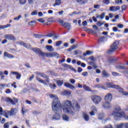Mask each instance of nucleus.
<instances>
[{"mask_svg":"<svg viewBox=\"0 0 128 128\" xmlns=\"http://www.w3.org/2000/svg\"><path fill=\"white\" fill-rule=\"evenodd\" d=\"M83 88L85 90H86V92H92L90 88V86H86V84L83 85Z\"/></svg>","mask_w":128,"mask_h":128,"instance_id":"4be33fe9","label":"nucleus"},{"mask_svg":"<svg viewBox=\"0 0 128 128\" xmlns=\"http://www.w3.org/2000/svg\"><path fill=\"white\" fill-rule=\"evenodd\" d=\"M112 30H113V32H118V28L116 27H114Z\"/></svg>","mask_w":128,"mask_h":128,"instance_id":"774afa93","label":"nucleus"},{"mask_svg":"<svg viewBox=\"0 0 128 128\" xmlns=\"http://www.w3.org/2000/svg\"><path fill=\"white\" fill-rule=\"evenodd\" d=\"M62 1L60 0H56L55 3L54 4V6H60Z\"/></svg>","mask_w":128,"mask_h":128,"instance_id":"bb28decb","label":"nucleus"},{"mask_svg":"<svg viewBox=\"0 0 128 128\" xmlns=\"http://www.w3.org/2000/svg\"><path fill=\"white\" fill-rule=\"evenodd\" d=\"M62 108L66 114L73 116L76 110H80V106L77 102L72 103L70 100H68L64 102V104L62 106L60 102L58 100H55L52 102V110L55 112L52 120H60V116L57 112H58L59 110H60Z\"/></svg>","mask_w":128,"mask_h":128,"instance_id":"f257e3e1","label":"nucleus"},{"mask_svg":"<svg viewBox=\"0 0 128 128\" xmlns=\"http://www.w3.org/2000/svg\"><path fill=\"white\" fill-rule=\"evenodd\" d=\"M54 36V34L50 33L46 35V36H48V38H52Z\"/></svg>","mask_w":128,"mask_h":128,"instance_id":"de8ad7c7","label":"nucleus"},{"mask_svg":"<svg viewBox=\"0 0 128 128\" xmlns=\"http://www.w3.org/2000/svg\"><path fill=\"white\" fill-rule=\"evenodd\" d=\"M4 128H10V126L8 125V123H5L4 125Z\"/></svg>","mask_w":128,"mask_h":128,"instance_id":"6e6d98bb","label":"nucleus"},{"mask_svg":"<svg viewBox=\"0 0 128 128\" xmlns=\"http://www.w3.org/2000/svg\"><path fill=\"white\" fill-rule=\"evenodd\" d=\"M64 68H71L72 70H74V72H76V69H74V68H72V66H68V64H64Z\"/></svg>","mask_w":128,"mask_h":128,"instance_id":"c756f323","label":"nucleus"},{"mask_svg":"<svg viewBox=\"0 0 128 128\" xmlns=\"http://www.w3.org/2000/svg\"><path fill=\"white\" fill-rule=\"evenodd\" d=\"M33 36H35L36 38H44L46 36L44 34H34Z\"/></svg>","mask_w":128,"mask_h":128,"instance_id":"a878e982","label":"nucleus"},{"mask_svg":"<svg viewBox=\"0 0 128 128\" xmlns=\"http://www.w3.org/2000/svg\"><path fill=\"white\" fill-rule=\"evenodd\" d=\"M114 110H116V112H120L122 108H120V107L119 106H116L114 107Z\"/></svg>","mask_w":128,"mask_h":128,"instance_id":"473e14b6","label":"nucleus"},{"mask_svg":"<svg viewBox=\"0 0 128 128\" xmlns=\"http://www.w3.org/2000/svg\"><path fill=\"white\" fill-rule=\"evenodd\" d=\"M105 38H104V36H102L100 37V42H104V40Z\"/></svg>","mask_w":128,"mask_h":128,"instance_id":"e2e57ef3","label":"nucleus"},{"mask_svg":"<svg viewBox=\"0 0 128 128\" xmlns=\"http://www.w3.org/2000/svg\"><path fill=\"white\" fill-rule=\"evenodd\" d=\"M44 56H46L47 58H52V53H45Z\"/></svg>","mask_w":128,"mask_h":128,"instance_id":"c03bdc74","label":"nucleus"},{"mask_svg":"<svg viewBox=\"0 0 128 128\" xmlns=\"http://www.w3.org/2000/svg\"><path fill=\"white\" fill-rule=\"evenodd\" d=\"M96 24L98 26H102V25L104 24V22H101L100 21H98L97 22Z\"/></svg>","mask_w":128,"mask_h":128,"instance_id":"3c124183","label":"nucleus"},{"mask_svg":"<svg viewBox=\"0 0 128 128\" xmlns=\"http://www.w3.org/2000/svg\"><path fill=\"white\" fill-rule=\"evenodd\" d=\"M124 126H125L126 128H128V123L127 124H120L117 125V128H122Z\"/></svg>","mask_w":128,"mask_h":128,"instance_id":"412c9836","label":"nucleus"},{"mask_svg":"<svg viewBox=\"0 0 128 128\" xmlns=\"http://www.w3.org/2000/svg\"><path fill=\"white\" fill-rule=\"evenodd\" d=\"M94 88H104V86H102V85H100V84H95L94 86Z\"/></svg>","mask_w":128,"mask_h":128,"instance_id":"f704fd0d","label":"nucleus"},{"mask_svg":"<svg viewBox=\"0 0 128 128\" xmlns=\"http://www.w3.org/2000/svg\"><path fill=\"white\" fill-rule=\"evenodd\" d=\"M62 118L64 120H70V118H68V116L66 114L62 116Z\"/></svg>","mask_w":128,"mask_h":128,"instance_id":"58836bf2","label":"nucleus"},{"mask_svg":"<svg viewBox=\"0 0 128 128\" xmlns=\"http://www.w3.org/2000/svg\"><path fill=\"white\" fill-rule=\"evenodd\" d=\"M0 76L2 80H4V74L2 71H0Z\"/></svg>","mask_w":128,"mask_h":128,"instance_id":"79ce46f5","label":"nucleus"},{"mask_svg":"<svg viewBox=\"0 0 128 128\" xmlns=\"http://www.w3.org/2000/svg\"><path fill=\"white\" fill-rule=\"evenodd\" d=\"M22 16H18V17H16L14 18V20H20Z\"/></svg>","mask_w":128,"mask_h":128,"instance_id":"864d4df0","label":"nucleus"},{"mask_svg":"<svg viewBox=\"0 0 128 128\" xmlns=\"http://www.w3.org/2000/svg\"><path fill=\"white\" fill-rule=\"evenodd\" d=\"M4 112V110H2V108L0 106V116H2V114Z\"/></svg>","mask_w":128,"mask_h":128,"instance_id":"5fc2aeb1","label":"nucleus"},{"mask_svg":"<svg viewBox=\"0 0 128 128\" xmlns=\"http://www.w3.org/2000/svg\"><path fill=\"white\" fill-rule=\"evenodd\" d=\"M5 38L8 40H16V38L12 34H7L4 36Z\"/></svg>","mask_w":128,"mask_h":128,"instance_id":"1a4fd4ad","label":"nucleus"},{"mask_svg":"<svg viewBox=\"0 0 128 128\" xmlns=\"http://www.w3.org/2000/svg\"><path fill=\"white\" fill-rule=\"evenodd\" d=\"M36 22L35 20H32L28 22L29 26H36Z\"/></svg>","mask_w":128,"mask_h":128,"instance_id":"2f4dec72","label":"nucleus"},{"mask_svg":"<svg viewBox=\"0 0 128 128\" xmlns=\"http://www.w3.org/2000/svg\"><path fill=\"white\" fill-rule=\"evenodd\" d=\"M62 44V40H59L58 42H56V46H60L61 44Z\"/></svg>","mask_w":128,"mask_h":128,"instance_id":"e433bc0d","label":"nucleus"},{"mask_svg":"<svg viewBox=\"0 0 128 128\" xmlns=\"http://www.w3.org/2000/svg\"><path fill=\"white\" fill-rule=\"evenodd\" d=\"M76 2L80 4V6H82V4H86L88 2V0H76Z\"/></svg>","mask_w":128,"mask_h":128,"instance_id":"f3484780","label":"nucleus"},{"mask_svg":"<svg viewBox=\"0 0 128 128\" xmlns=\"http://www.w3.org/2000/svg\"><path fill=\"white\" fill-rule=\"evenodd\" d=\"M58 24H60V26H62L63 28H67L68 30H70L72 28V25L70 24V23L64 22V20H62V19L58 20Z\"/></svg>","mask_w":128,"mask_h":128,"instance_id":"7ed1b4c3","label":"nucleus"},{"mask_svg":"<svg viewBox=\"0 0 128 128\" xmlns=\"http://www.w3.org/2000/svg\"><path fill=\"white\" fill-rule=\"evenodd\" d=\"M91 98L93 102L96 104H98V102L102 101V98L98 96H91Z\"/></svg>","mask_w":128,"mask_h":128,"instance_id":"0eeeda50","label":"nucleus"},{"mask_svg":"<svg viewBox=\"0 0 128 128\" xmlns=\"http://www.w3.org/2000/svg\"><path fill=\"white\" fill-rule=\"evenodd\" d=\"M56 82L58 86H62L64 84V80H57Z\"/></svg>","mask_w":128,"mask_h":128,"instance_id":"393cba45","label":"nucleus"},{"mask_svg":"<svg viewBox=\"0 0 128 128\" xmlns=\"http://www.w3.org/2000/svg\"><path fill=\"white\" fill-rule=\"evenodd\" d=\"M116 68H118V70H126L124 66H122L120 65L116 66Z\"/></svg>","mask_w":128,"mask_h":128,"instance_id":"4c0bfd02","label":"nucleus"},{"mask_svg":"<svg viewBox=\"0 0 128 128\" xmlns=\"http://www.w3.org/2000/svg\"><path fill=\"white\" fill-rule=\"evenodd\" d=\"M60 58V54H58L56 52H54L52 53V58Z\"/></svg>","mask_w":128,"mask_h":128,"instance_id":"cd10ccee","label":"nucleus"},{"mask_svg":"<svg viewBox=\"0 0 128 128\" xmlns=\"http://www.w3.org/2000/svg\"><path fill=\"white\" fill-rule=\"evenodd\" d=\"M120 10V6H112L110 7V12H118V10Z\"/></svg>","mask_w":128,"mask_h":128,"instance_id":"f8f14e48","label":"nucleus"},{"mask_svg":"<svg viewBox=\"0 0 128 128\" xmlns=\"http://www.w3.org/2000/svg\"><path fill=\"white\" fill-rule=\"evenodd\" d=\"M4 58H14V56H12V54H8L6 52H4Z\"/></svg>","mask_w":128,"mask_h":128,"instance_id":"dca6fc26","label":"nucleus"},{"mask_svg":"<svg viewBox=\"0 0 128 128\" xmlns=\"http://www.w3.org/2000/svg\"><path fill=\"white\" fill-rule=\"evenodd\" d=\"M18 109L16 108H12L10 110L7 111V112L10 116H16L18 113Z\"/></svg>","mask_w":128,"mask_h":128,"instance_id":"6e6552de","label":"nucleus"},{"mask_svg":"<svg viewBox=\"0 0 128 128\" xmlns=\"http://www.w3.org/2000/svg\"><path fill=\"white\" fill-rule=\"evenodd\" d=\"M91 108L92 110V112H97L96 108V106H92Z\"/></svg>","mask_w":128,"mask_h":128,"instance_id":"09e8293b","label":"nucleus"},{"mask_svg":"<svg viewBox=\"0 0 128 128\" xmlns=\"http://www.w3.org/2000/svg\"><path fill=\"white\" fill-rule=\"evenodd\" d=\"M64 94H65V96H70L71 94H72V92L71 91H68V90H65L64 92Z\"/></svg>","mask_w":128,"mask_h":128,"instance_id":"ea45409f","label":"nucleus"},{"mask_svg":"<svg viewBox=\"0 0 128 128\" xmlns=\"http://www.w3.org/2000/svg\"><path fill=\"white\" fill-rule=\"evenodd\" d=\"M118 48V42L116 41L113 43V44L111 46V48L108 50L107 51L108 54H110L114 52H116V50Z\"/></svg>","mask_w":128,"mask_h":128,"instance_id":"20e7f679","label":"nucleus"},{"mask_svg":"<svg viewBox=\"0 0 128 128\" xmlns=\"http://www.w3.org/2000/svg\"><path fill=\"white\" fill-rule=\"evenodd\" d=\"M103 2L105 4H110V0H104Z\"/></svg>","mask_w":128,"mask_h":128,"instance_id":"bf43d9fd","label":"nucleus"},{"mask_svg":"<svg viewBox=\"0 0 128 128\" xmlns=\"http://www.w3.org/2000/svg\"><path fill=\"white\" fill-rule=\"evenodd\" d=\"M102 75L103 78H108V76H110V74H108L106 70H103L102 71Z\"/></svg>","mask_w":128,"mask_h":128,"instance_id":"6ab92c4d","label":"nucleus"},{"mask_svg":"<svg viewBox=\"0 0 128 128\" xmlns=\"http://www.w3.org/2000/svg\"><path fill=\"white\" fill-rule=\"evenodd\" d=\"M107 88H119L120 86L112 84V82H108L106 84Z\"/></svg>","mask_w":128,"mask_h":128,"instance_id":"9b49d317","label":"nucleus"},{"mask_svg":"<svg viewBox=\"0 0 128 128\" xmlns=\"http://www.w3.org/2000/svg\"><path fill=\"white\" fill-rule=\"evenodd\" d=\"M120 60L118 58H116L114 59V58H110L108 60V62L109 64H114V62H118Z\"/></svg>","mask_w":128,"mask_h":128,"instance_id":"b1692460","label":"nucleus"},{"mask_svg":"<svg viewBox=\"0 0 128 128\" xmlns=\"http://www.w3.org/2000/svg\"><path fill=\"white\" fill-rule=\"evenodd\" d=\"M10 24H7L6 25H0V30H4V28H10Z\"/></svg>","mask_w":128,"mask_h":128,"instance_id":"5701e85b","label":"nucleus"},{"mask_svg":"<svg viewBox=\"0 0 128 128\" xmlns=\"http://www.w3.org/2000/svg\"><path fill=\"white\" fill-rule=\"evenodd\" d=\"M20 46H24V48H32V45L30 44H28L24 42H20Z\"/></svg>","mask_w":128,"mask_h":128,"instance_id":"ddd939ff","label":"nucleus"},{"mask_svg":"<svg viewBox=\"0 0 128 128\" xmlns=\"http://www.w3.org/2000/svg\"><path fill=\"white\" fill-rule=\"evenodd\" d=\"M49 86L50 88H52L53 90H54L56 88V85L54 84H50Z\"/></svg>","mask_w":128,"mask_h":128,"instance_id":"c9c22d12","label":"nucleus"},{"mask_svg":"<svg viewBox=\"0 0 128 128\" xmlns=\"http://www.w3.org/2000/svg\"><path fill=\"white\" fill-rule=\"evenodd\" d=\"M6 102H10V104H16V102H18V100H16V102L14 101V100H12V99L10 98H6Z\"/></svg>","mask_w":128,"mask_h":128,"instance_id":"a211bd4d","label":"nucleus"},{"mask_svg":"<svg viewBox=\"0 0 128 128\" xmlns=\"http://www.w3.org/2000/svg\"><path fill=\"white\" fill-rule=\"evenodd\" d=\"M46 48L49 52H52L54 50V48H52V46H50V45L46 46Z\"/></svg>","mask_w":128,"mask_h":128,"instance_id":"c85d7f7f","label":"nucleus"},{"mask_svg":"<svg viewBox=\"0 0 128 128\" xmlns=\"http://www.w3.org/2000/svg\"><path fill=\"white\" fill-rule=\"evenodd\" d=\"M90 54H92V52H90V50H87L86 52L83 54V56H86Z\"/></svg>","mask_w":128,"mask_h":128,"instance_id":"a19ab883","label":"nucleus"},{"mask_svg":"<svg viewBox=\"0 0 128 128\" xmlns=\"http://www.w3.org/2000/svg\"><path fill=\"white\" fill-rule=\"evenodd\" d=\"M104 16H106V13L102 12L100 15V18L101 20H104Z\"/></svg>","mask_w":128,"mask_h":128,"instance_id":"a18cd8bd","label":"nucleus"},{"mask_svg":"<svg viewBox=\"0 0 128 128\" xmlns=\"http://www.w3.org/2000/svg\"><path fill=\"white\" fill-rule=\"evenodd\" d=\"M100 5H94V8H100Z\"/></svg>","mask_w":128,"mask_h":128,"instance_id":"338daca9","label":"nucleus"},{"mask_svg":"<svg viewBox=\"0 0 128 128\" xmlns=\"http://www.w3.org/2000/svg\"><path fill=\"white\" fill-rule=\"evenodd\" d=\"M83 118L86 122H88L90 120V116L86 113L83 114Z\"/></svg>","mask_w":128,"mask_h":128,"instance_id":"aec40b11","label":"nucleus"},{"mask_svg":"<svg viewBox=\"0 0 128 128\" xmlns=\"http://www.w3.org/2000/svg\"><path fill=\"white\" fill-rule=\"evenodd\" d=\"M112 75L114 76H120V74L116 72H112Z\"/></svg>","mask_w":128,"mask_h":128,"instance_id":"8fccbe9b","label":"nucleus"},{"mask_svg":"<svg viewBox=\"0 0 128 128\" xmlns=\"http://www.w3.org/2000/svg\"><path fill=\"white\" fill-rule=\"evenodd\" d=\"M82 72V68H80V67H78V72Z\"/></svg>","mask_w":128,"mask_h":128,"instance_id":"0e129e2a","label":"nucleus"},{"mask_svg":"<svg viewBox=\"0 0 128 128\" xmlns=\"http://www.w3.org/2000/svg\"><path fill=\"white\" fill-rule=\"evenodd\" d=\"M6 94H10L12 92V90L10 88H8L6 90L5 92Z\"/></svg>","mask_w":128,"mask_h":128,"instance_id":"052dcab7","label":"nucleus"},{"mask_svg":"<svg viewBox=\"0 0 128 128\" xmlns=\"http://www.w3.org/2000/svg\"><path fill=\"white\" fill-rule=\"evenodd\" d=\"M112 100V95L111 93H108L104 97L105 103L102 104L104 108H110Z\"/></svg>","mask_w":128,"mask_h":128,"instance_id":"f03ea898","label":"nucleus"},{"mask_svg":"<svg viewBox=\"0 0 128 128\" xmlns=\"http://www.w3.org/2000/svg\"><path fill=\"white\" fill-rule=\"evenodd\" d=\"M28 112V110L26 108H24V107L22 108V114H26V112Z\"/></svg>","mask_w":128,"mask_h":128,"instance_id":"72a5a7b5","label":"nucleus"},{"mask_svg":"<svg viewBox=\"0 0 128 128\" xmlns=\"http://www.w3.org/2000/svg\"><path fill=\"white\" fill-rule=\"evenodd\" d=\"M126 8H128V6L126 5H124L122 6V11L126 10Z\"/></svg>","mask_w":128,"mask_h":128,"instance_id":"603ef678","label":"nucleus"},{"mask_svg":"<svg viewBox=\"0 0 128 128\" xmlns=\"http://www.w3.org/2000/svg\"><path fill=\"white\" fill-rule=\"evenodd\" d=\"M52 22H54V20H48L47 22L44 23V26H50L52 24Z\"/></svg>","mask_w":128,"mask_h":128,"instance_id":"7c9ffc66","label":"nucleus"},{"mask_svg":"<svg viewBox=\"0 0 128 128\" xmlns=\"http://www.w3.org/2000/svg\"><path fill=\"white\" fill-rule=\"evenodd\" d=\"M116 90H118V92H120L121 94H123V96H128V92H124V89L120 88V86H119V88H115Z\"/></svg>","mask_w":128,"mask_h":128,"instance_id":"2eb2a0df","label":"nucleus"},{"mask_svg":"<svg viewBox=\"0 0 128 128\" xmlns=\"http://www.w3.org/2000/svg\"><path fill=\"white\" fill-rule=\"evenodd\" d=\"M31 14L32 16H36V14H38V12H36V10L33 11L32 13Z\"/></svg>","mask_w":128,"mask_h":128,"instance_id":"680f3d73","label":"nucleus"},{"mask_svg":"<svg viewBox=\"0 0 128 128\" xmlns=\"http://www.w3.org/2000/svg\"><path fill=\"white\" fill-rule=\"evenodd\" d=\"M82 75L83 76H88V73L87 72H83L82 73Z\"/></svg>","mask_w":128,"mask_h":128,"instance_id":"4d7b16f0","label":"nucleus"},{"mask_svg":"<svg viewBox=\"0 0 128 128\" xmlns=\"http://www.w3.org/2000/svg\"><path fill=\"white\" fill-rule=\"evenodd\" d=\"M10 76H16V80H20V78H22V74L18 72H11Z\"/></svg>","mask_w":128,"mask_h":128,"instance_id":"9d476101","label":"nucleus"},{"mask_svg":"<svg viewBox=\"0 0 128 128\" xmlns=\"http://www.w3.org/2000/svg\"><path fill=\"white\" fill-rule=\"evenodd\" d=\"M31 50L34 52L36 54H40V56H44V55L46 54V53L42 52V50H40V48H31Z\"/></svg>","mask_w":128,"mask_h":128,"instance_id":"39448f33","label":"nucleus"},{"mask_svg":"<svg viewBox=\"0 0 128 128\" xmlns=\"http://www.w3.org/2000/svg\"><path fill=\"white\" fill-rule=\"evenodd\" d=\"M38 20L39 22H41L42 24H44V23L46 21L43 18H39Z\"/></svg>","mask_w":128,"mask_h":128,"instance_id":"49530a36","label":"nucleus"},{"mask_svg":"<svg viewBox=\"0 0 128 128\" xmlns=\"http://www.w3.org/2000/svg\"><path fill=\"white\" fill-rule=\"evenodd\" d=\"M40 76H42V78H46V80H48V78H49L48 76L46 74H45L44 73H42V74H40Z\"/></svg>","mask_w":128,"mask_h":128,"instance_id":"37998d69","label":"nucleus"},{"mask_svg":"<svg viewBox=\"0 0 128 128\" xmlns=\"http://www.w3.org/2000/svg\"><path fill=\"white\" fill-rule=\"evenodd\" d=\"M64 86H66V88H70V90H76V87H74V86L72 84H70V83L69 82H64Z\"/></svg>","mask_w":128,"mask_h":128,"instance_id":"4468645a","label":"nucleus"},{"mask_svg":"<svg viewBox=\"0 0 128 128\" xmlns=\"http://www.w3.org/2000/svg\"><path fill=\"white\" fill-rule=\"evenodd\" d=\"M70 82L71 84H75L76 83V80L74 79L73 78H71L70 80Z\"/></svg>","mask_w":128,"mask_h":128,"instance_id":"13d9d810","label":"nucleus"},{"mask_svg":"<svg viewBox=\"0 0 128 128\" xmlns=\"http://www.w3.org/2000/svg\"><path fill=\"white\" fill-rule=\"evenodd\" d=\"M82 26H86L88 25V22H86V20H85L84 22H82Z\"/></svg>","mask_w":128,"mask_h":128,"instance_id":"69168bd1","label":"nucleus"},{"mask_svg":"<svg viewBox=\"0 0 128 128\" xmlns=\"http://www.w3.org/2000/svg\"><path fill=\"white\" fill-rule=\"evenodd\" d=\"M36 80L39 82H40L41 84H44V86H48V84H50V78H48L45 80H42L40 77L36 76Z\"/></svg>","mask_w":128,"mask_h":128,"instance_id":"423d86ee","label":"nucleus"}]
</instances>
